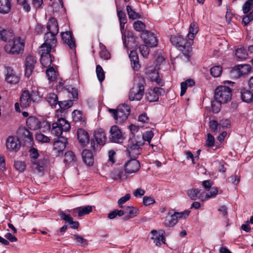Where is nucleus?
<instances>
[{
	"label": "nucleus",
	"mask_w": 253,
	"mask_h": 253,
	"mask_svg": "<svg viewBox=\"0 0 253 253\" xmlns=\"http://www.w3.org/2000/svg\"><path fill=\"white\" fill-rule=\"evenodd\" d=\"M145 85L144 78L140 74H136L134 78L132 87L129 92V99L130 101L140 100L144 95Z\"/></svg>",
	"instance_id": "nucleus-1"
},
{
	"label": "nucleus",
	"mask_w": 253,
	"mask_h": 253,
	"mask_svg": "<svg viewBox=\"0 0 253 253\" xmlns=\"http://www.w3.org/2000/svg\"><path fill=\"white\" fill-rule=\"evenodd\" d=\"M190 213L189 210L181 212H174L172 210H169L166 216L163 218V224L167 227H173L177 224L179 219L186 218Z\"/></svg>",
	"instance_id": "nucleus-2"
},
{
	"label": "nucleus",
	"mask_w": 253,
	"mask_h": 253,
	"mask_svg": "<svg viewBox=\"0 0 253 253\" xmlns=\"http://www.w3.org/2000/svg\"><path fill=\"white\" fill-rule=\"evenodd\" d=\"M109 112L116 121V123L121 124L128 118L130 112V107L124 103L118 106L117 109H109Z\"/></svg>",
	"instance_id": "nucleus-3"
},
{
	"label": "nucleus",
	"mask_w": 253,
	"mask_h": 253,
	"mask_svg": "<svg viewBox=\"0 0 253 253\" xmlns=\"http://www.w3.org/2000/svg\"><path fill=\"white\" fill-rule=\"evenodd\" d=\"M25 42L20 37H16L11 41L10 42L7 43L4 46V50L9 54L17 55L20 54L24 50Z\"/></svg>",
	"instance_id": "nucleus-4"
},
{
	"label": "nucleus",
	"mask_w": 253,
	"mask_h": 253,
	"mask_svg": "<svg viewBox=\"0 0 253 253\" xmlns=\"http://www.w3.org/2000/svg\"><path fill=\"white\" fill-rule=\"evenodd\" d=\"M144 144L143 140L141 137L135 136L130 137L128 141L127 151L129 156L131 158H135L140 154L141 146Z\"/></svg>",
	"instance_id": "nucleus-5"
},
{
	"label": "nucleus",
	"mask_w": 253,
	"mask_h": 253,
	"mask_svg": "<svg viewBox=\"0 0 253 253\" xmlns=\"http://www.w3.org/2000/svg\"><path fill=\"white\" fill-rule=\"evenodd\" d=\"M232 90L226 86H218L214 91V97L217 103L222 104L229 101L231 99Z\"/></svg>",
	"instance_id": "nucleus-6"
},
{
	"label": "nucleus",
	"mask_w": 253,
	"mask_h": 253,
	"mask_svg": "<svg viewBox=\"0 0 253 253\" xmlns=\"http://www.w3.org/2000/svg\"><path fill=\"white\" fill-rule=\"evenodd\" d=\"M70 128V124L65 119L58 118L56 122L52 124L51 132L58 137H60L63 131H68Z\"/></svg>",
	"instance_id": "nucleus-7"
},
{
	"label": "nucleus",
	"mask_w": 253,
	"mask_h": 253,
	"mask_svg": "<svg viewBox=\"0 0 253 253\" xmlns=\"http://www.w3.org/2000/svg\"><path fill=\"white\" fill-rule=\"evenodd\" d=\"M27 126L31 130H37L43 128V131L49 130L50 129V125L47 122H41L38 118L34 116H30L26 121Z\"/></svg>",
	"instance_id": "nucleus-8"
},
{
	"label": "nucleus",
	"mask_w": 253,
	"mask_h": 253,
	"mask_svg": "<svg viewBox=\"0 0 253 253\" xmlns=\"http://www.w3.org/2000/svg\"><path fill=\"white\" fill-rule=\"evenodd\" d=\"M170 41L173 45L177 47L180 50L184 51L187 49V51L183 52V54L187 57L190 56V52L191 51V47L187 45V41L185 42L182 37L172 36L170 38Z\"/></svg>",
	"instance_id": "nucleus-9"
},
{
	"label": "nucleus",
	"mask_w": 253,
	"mask_h": 253,
	"mask_svg": "<svg viewBox=\"0 0 253 253\" xmlns=\"http://www.w3.org/2000/svg\"><path fill=\"white\" fill-rule=\"evenodd\" d=\"M47 32L45 34L44 37L57 40L56 35L59 32V26L57 20L51 18L49 20L46 26Z\"/></svg>",
	"instance_id": "nucleus-10"
},
{
	"label": "nucleus",
	"mask_w": 253,
	"mask_h": 253,
	"mask_svg": "<svg viewBox=\"0 0 253 253\" xmlns=\"http://www.w3.org/2000/svg\"><path fill=\"white\" fill-rule=\"evenodd\" d=\"M57 45V40H51L44 37V42L40 47V53L41 55H50V52L55 51Z\"/></svg>",
	"instance_id": "nucleus-11"
},
{
	"label": "nucleus",
	"mask_w": 253,
	"mask_h": 253,
	"mask_svg": "<svg viewBox=\"0 0 253 253\" xmlns=\"http://www.w3.org/2000/svg\"><path fill=\"white\" fill-rule=\"evenodd\" d=\"M68 143L67 139L64 136L58 137L53 142V152L56 155H62Z\"/></svg>",
	"instance_id": "nucleus-12"
},
{
	"label": "nucleus",
	"mask_w": 253,
	"mask_h": 253,
	"mask_svg": "<svg viewBox=\"0 0 253 253\" xmlns=\"http://www.w3.org/2000/svg\"><path fill=\"white\" fill-rule=\"evenodd\" d=\"M94 136L97 142L96 145L95 141L92 139L91 140V147L96 152L98 149V145L103 146L105 144L106 141V136L104 130L102 129H99L94 132Z\"/></svg>",
	"instance_id": "nucleus-13"
},
{
	"label": "nucleus",
	"mask_w": 253,
	"mask_h": 253,
	"mask_svg": "<svg viewBox=\"0 0 253 253\" xmlns=\"http://www.w3.org/2000/svg\"><path fill=\"white\" fill-rule=\"evenodd\" d=\"M110 139L111 142L116 143L123 142L126 137L121 129L117 126H113L111 127Z\"/></svg>",
	"instance_id": "nucleus-14"
},
{
	"label": "nucleus",
	"mask_w": 253,
	"mask_h": 253,
	"mask_svg": "<svg viewBox=\"0 0 253 253\" xmlns=\"http://www.w3.org/2000/svg\"><path fill=\"white\" fill-rule=\"evenodd\" d=\"M30 153L32 168L38 172H42L43 170V163L37 161V159L39 156L38 150L35 148H32L30 149Z\"/></svg>",
	"instance_id": "nucleus-15"
},
{
	"label": "nucleus",
	"mask_w": 253,
	"mask_h": 253,
	"mask_svg": "<svg viewBox=\"0 0 253 253\" xmlns=\"http://www.w3.org/2000/svg\"><path fill=\"white\" fill-rule=\"evenodd\" d=\"M165 90L161 87H155L150 89L146 93V99L149 102H155L158 100L159 96L164 94Z\"/></svg>",
	"instance_id": "nucleus-16"
},
{
	"label": "nucleus",
	"mask_w": 253,
	"mask_h": 253,
	"mask_svg": "<svg viewBox=\"0 0 253 253\" xmlns=\"http://www.w3.org/2000/svg\"><path fill=\"white\" fill-rule=\"evenodd\" d=\"M37 63V59L35 56L28 55L25 59V75L29 78L32 75L33 70Z\"/></svg>",
	"instance_id": "nucleus-17"
},
{
	"label": "nucleus",
	"mask_w": 253,
	"mask_h": 253,
	"mask_svg": "<svg viewBox=\"0 0 253 253\" xmlns=\"http://www.w3.org/2000/svg\"><path fill=\"white\" fill-rule=\"evenodd\" d=\"M141 37L145 44L149 47H155L158 44V40L156 37L153 33L148 31H145L142 32Z\"/></svg>",
	"instance_id": "nucleus-18"
},
{
	"label": "nucleus",
	"mask_w": 253,
	"mask_h": 253,
	"mask_svg": "<svg viewBox=\"0 0 253 253\" xmlns=\"http://www.w3.org/2000/svg\"><path fill=\"white\" fill-rule=\"evenodd\" d=\"M251 71V67L248 64H242L235 66L231 71V74L237 78H240L248 74Z\"/></svg>",
	"instance_id": "nucleus-19"
},
{
	"label": "nucleus",
	"mask_w": 253,
	"mask_h": 253,
	"mask_svg": "<svg viewBox=\"0 0 253 253\" xmlns=\"http://www.w3.org/2000/svg\"><path fill=\"white\" fill-rule=\"evenodd\" d=\"M199 31V27L198 24L195 22H193L190 25L189 28V33L187 34V45L188 46H191L193 43V40Z\"/></svg>",
	"instance_id": "nucleus-20"
},
{
	"label": "nucleus",
	"mask_w": 253,
	"mask_h": 253,
	"mask_svg": "<svg viewBox=\"0 0 253 253\" xmlns=\"http://www.w3.org/2000/svg\"><path fill=\"white\" fill-rule=\"evenodd\" d=\"M139 162L135 158H131L125 165V170L126 173H132L137 172L140 169Z\"/></svg>",
	"instance_id": "nucleus-21"
},
{
	"label": "nucleus",
	"mask_w": 253,
	"mask_h": 253,
	"mask_svg": "<svg viewBox=\"0 0 253 253\" xmlns=\"http://www.w3.org/2000/svg\"><path fill=\"white\" fill-rule=\"evenodd\" d=\"M18 136L25 142H32L33 136L32 133L25 126H21L17 131Z\"/></svg>",
	"instance_id": "nucleus-22"
},
{
	"label": "nucleus",
	"mask_w": 253,
	"mask_h": 253,
	"mask_svg": "<svg viewBox=\"0 0 253 253\" xmlns=\"http://www.w3.org/2000/svg\"><path fill=\"white\" fill-rule=\"evenodd\" d=\"M61 36L62 41L65 43L70 48L75 49L76 48L75 40L73 34L71 31L62 32Z\"/></svg>",
	"instance_id": "nucleus-23"
},
{
	"label": "nucleus",
	"mask_w": 253,
	"mask_h": 253,
	"mask_svg": "<svg viewBox=\"0 0 253 253\" xmlns=\"http://www.w3.org/2000/svg\"><path fill=\"white\" fill-rule=\"evenodd\" d=\"M5 69L6 70L5 81L11 84L18 83L20 80V78L15 73L13 69L9 66L5 67Z\"/></svg>",
	"instance_id": "nucleus-24"
},
{
	"label": "nucleus",
	"mask_w": 253,
	"mask_h": 253,
	"mask_svg": "<svg viewBox=\"0 0 253 253\" xmlns=\"http://www.w3.org/2000/svg\"><path fill=\"white\" fill-rule=\"evenodd\" d=\"M6 146L8 150L17 151L20 149L21 144L17 137L10 136L7 138Z\"/></svg>",
	"instance_id": "nucleus-25"
},
{
	"label": "nucleus",
	"mask_w": 253,
	"mask_h": 253,
	"mask_svg": "<svg viewBox=\"0 0 253 253\" xmlns=\"http://www.w3.org/2000/svg\"><path fill=\"white\" fill-rule=\"evenodd\" d=\"M71 211L73 216L81 217L90 213L92 211V208L91 206L80 207L72 210Z\"/></svg>",
	"instance_id": "nucleus-26"
},
{
	"label": "nucleus",
	"mask_w": 253,
	"mask_h": 253,
	"mask_svg": "<svg viewBox=\"0 0 253 253\" xmlns=\"http://www.w3.org/2000/svg\"><path fill=\"white\" fill-rule=\"evenodd\" d=\"M77 136L81 145L84 146L88 143L89 141V135L84 129L79 128L77 131Z\"/></svg>",
	"instance_id": "nucleus-27"
},
{
	"label": "nucleus",
	"mask_w": 253,
	"mask_h": 253,
	"mask_svg": "<svg viewBox=\"0 0 253 253\" xmlns=\"http://www.w3.org/2000/svg\"><path fill=\"white\" fill-rule=\"evenodd\" d=\"M1 39L2 41L8 42H10L11 41L15 39L13 31L11 29H4L1 31L0 33Z\"/></svg>",
	"instance_id": "nucleus-28"
},
{
	"label": "nucleus",
	"mask_w": 253,
	"mask_h": 253,
	"mask_svg": "<svg viewBox=\"0 0 253 253\" xmlns=\"http://www.w3.org/2000/svg\"><path fill=\"white\" fill-rule=\"evenodd\" d=\"M20 102L21 106L23 107H29L32 102L31 99L30 92L28 90L24 91L20 97Z\"/></svg>",
	"instance_id": "nucleus-29"
},
{
	"label": "nucleus",
	"mask_w": 253,
	"mask_h": 253,
	"mask_svg": "<svg viewBox=\"0 0 253 253\" xmlns=\"http://www.w3.org/2000/svg\"><path fill=\"white\" fill-rule=\"evenodd\" d=\"M129 57L131 62L132 67L134 70L137 71L140 67L139 63V58L137 53L135 51H131Z\"/></svg>",
	"instance_id": "nucleus-30"
},
{
	"label": "nucleus",
	"mask_w": 253,
	"mask_h": 253,
	"mask_svg": "<svg viewBox=\"0 0 253 253\" xmlns=\"http://www.w3.org/2000/svg\"><path fill=\"white\" fill-rule=\"evenodd\" d=\"M82 155L83 161L85 164L89 166H92L93 164L94 158L91 151L84 150Z\"/></svg>",
	"instance_id": "nucleus-31"
},
{
	"label": "nucleus",
	"mask_w": 253,
	"mask_h": 253,
	"mask_svg": "<svg viewBox=\"0 0 253 253\" xmlns=\"http://www.w3.org/2000/svg\"><path fill=\"white\" fill-rule=\"evenodd\" d=\"M151 234L153 235L151 239L154 240V243L157 246H160L162 243H165V238L163 235H160L156 230H152Z\"/></svg>",
	"instance_id": "nucleus-32"
},
{
	"label": "nucleus",
	"mask_w": 253,
	"mask_h": 253,
	"mask_svg": "<svg viewBox=\"0 0 253 253\" xmlns=\"http://www.w3.org/2000/svg\"><path fill=\"white\" fill-rule=\"evenodd\" d=\"M11 9V3L10 0H0V13H8Z\"/></svg>",
	"instance_id": "nucleus-33"
},
{
	"label": "nucleus",
	"mask_w": 253,
	"mask_h": 253,
	"mask_svg": "<svg viewBox=\"0 0 253 253\" xmlns=\"http://www.w3.org/2000/svg\"><path fill=\"white\" fill-rule=\"evenodd\" d=\"M240 93L241 98L243 101L250 103L253 101V94L251 91L246 88H243Z\"/></svg>",
	"instance_id": "nucleus-34"
},
{
	"label": "nucleus",
	"mask_w": 253,
	"mask_h": 253,
	"mask_svg": "<svg viewBox=\"0 0 253 253\" xmlns=\"http://www.w3.org/2000/svg\"><path fill=\"white\" fill-rule=\"evenodd\" d=\"M138 212L139 211L136 208L133 207H127L126 209V215H125L124 219L126 220L130 218H133L137 216Z\"/></svg>",
	"instance_id": "nucleus-35"
},
{
	"label": "nucleus",
	"mask_w": 253,
	"mask_h": 253,
	"mask_svg": "<svg viewBox=\"0 0 253 253\" xmlns=\"http://www.w3.org/2000/svg\"><path fill=\"white\" fill-rule=\"evenodd\" d=\"M195 84V81L191 79H187L185 82H182L180 84V96H182L185 94L188 87H192Z\"/></svg>",
	"instance_id": "nucleus-36"
},
{
	"label": "nucleus",
	"mask_w": 253,
	"mask_h": 253,
	"mask_svg": "<svg viewBox=\"0 0 253 253\" xmlns=\"http://www.w3.org/2000/svg\"><path fill=\"white\" fill-rule=\"evenodd\" d=\"M46 100L52 107H55L58 102L57 95L54 93H48L45 97Z\"/></svg>",
	"instance_id": "nucleus-37"
},
{
	"label": "nucleus",
	"mask_w": 253,
	"mask_h": 253,
	"mask_svg": "<svg viewBox=\"0 0 253 253\" xmlns=\"http://www.w3.org/2000/svg\"><path fill=\"white\" fill-rule=\"evenodd\" d=\"M218 193V189L216 187H212L211 189V191L210 193L206 194L205 197L204 198L202 194H200V196H199V199L201 201H205L208 199H209L211 198L215 197Z\"/></svg>",
	"instance_id": "nucleus-38"
},
{
	"label": "nucleus",
	"mask_w": 253,
	"mask_h": 253,
	"mask_svg": "<svg viewBox=\"0 0 253 253\" xmlns=\"http://www.w3.org/2000/svg\"><path fill=\"white\" fill-rule=\"evenodd\" d=\"M41 63L45 68L49 67L52 63L51 55L43 54L41 55Z\"/></svg>",
	"instance_id": "nucleus-39"
},
{
	"label": "nucleus",
	"mask_w": 253,
	"mask_h": 253,
	"mask_svg": "<svg viewBox=\"0 0 253 253\" xmlns=\"http://www.w3.org/2000/svg\"><path fill=\"white\" fill-rule=\"evenodd\" d=\"M126 9L129 19L134 20L141 18V15L135 11L129 5L126 6Z\"/></svg>",
	"instance_id": "nucleus-40"
},
{
	"label": "nucleus",
	"mask_w": 253,
	"mask_h": 253,
	"mask_svg": "<svg viewBox=\"0 0 253 253\" xmlns=\"http://www.w3.org/2000/svg\"><path fill=\"white\" fill-rule=\"evenodd\" d=\"M222 72V67L220 65H216L211 68L210 73L214 78L219 77Z\"/></svg>",
	"instance_id": "nucleus-41"
},
{
	"label": "nucleus",
	"mask_w": 253,
	"mask_h": 253,
	"mask_svg": "<svg viewBox=\"0 0 253 253\" xmlns=\"http://www.w3.org/2000/svg\"><path fill=\"white\" fill-rule=\"evenodd\" d=\"M235 54L238 58L241 60L247 59L248 56L246 49L244 47H240L237 49Z\"/></svg>",
	"instance_id": "nucleus-42"
},
{
	"label": "nucleus",
	"mask_w": 253,
	"mask_h": 253,
	"mask_svg": "<svg viewBox=\"0 0 253 253\" xmlns=\"http://www.w3.org/2000/svg\"><path fill=\"white\" fill-rule=\"evenodd\" d=\"M149 78L151 82H156L157 84L159 86H163L164 85V82L162 79L160 78L158 72H154L152 76H149Z\"/></svg>",
	"instance_id": "nucleus-43"
},
{
	"label": "nucleus",
	"mask_w": 253,
	"mask_h": 253,
	"mask_svg": "<svg viewBox=\"0 0 253 253\" xmlns=\"http://www.w3.org/2000/svg\"><path fill=\"white\" fill-rule=\"evenodd\" d=\"M75 241H76V243L78 245L81 246L83 247H86L87 245V241L86 239H84L81 236L79 235H74L72 237Z\"/></svg>",
	"instance_id": "nucleus-44"
},
{
	"label": "nucleus",
	"mask_w": 253,
	"mask_h": 253,
	"mask_svg": "<svg viewBox=\"0 0 253 253\" xmlns=\"http://www.w3.org/2000/svg\"><path fill=\"white\" fill-rule=\"evenodd\" d=\"M201 190L198 189L193 188L187 191L188 197L192 200L199 198L198 195H200Z\"/></svg>",
	"instance_id": "nucleus-45"
},
{
	"label": "nucleus",
	"mask_w": 253,
	"mask_h": 253,
	"mask_svg": "<svg viewBox=\"0 0 253 253\" xmlns=\"http://www.w3.org/2000/svg\"><path fill=\"white\" fill-rule=\"evenodd\" d=\"M96 73L99 81L100 83L102 82L105 79V73L100 65H97L96 66Z\"/></svg>",
	"instance_id": "nucleus-46"
},
{
	"label": "nucleus",
	"mask_w": 253,
	"mask_h": 253,
	"mask_svg": "<svg viewBox=\"0 0 253 253\" xmlns=\"http://www.w3.org/2000/svg\"><path fill=\"white\" fill-rule=\"evenodd\" d=\"M57 104L61 109L66 110L70 108L73 105V100L70 99L63 101H58Z\"/></svg>",
	"instance_id": "nucleus-47"
},
{
	"label": "nucleus",
	"mask_w": 253,
	"mask_h": 253,
	"mask_svg": "<svg viewBox=\"0 0 253 253\" xmlns=\"http://www.w3.org/2000/svg\"><path fill=\"white\" fill-rule=\"evenodd\" d=\"M36 139L37 141L42 143H48L50 140L49 137L45 135L40 132H37L36 134Z\"/></svg>",
	"instance_id": "nucleus-48"
},
{
	"label": "nucleus",
	"mask_w": 253,
	"mask_h": 253,
	"mask_svg": "<svg viewBox=\"0 0 253 253\" xmlns=\"http://www.w3.org/2000/svg\"><path fill=\"white\" fill-rule=\"evenodd\" d=\"M58 214L61 218L65 221V224H67L69 221H72V219H73L72 217L70 214L66 213L65 211L61 210L59 211Z\"/></svg>",
	"instance_id": "nucleus-49"
},
{
	"label": "nucleus",
	"mask_w": 253,
	"mask_h": 253,
	"mask_svg": "<svg viewBox=\"0 0 253 253\" xmlns=\"http://www.w3.org/2000/svg\"><path fill=\"white\" fill-rule=\"evenodd\" d=\"M149 47L146 44L140 45L139 47L140 52L144 58H147L149 54Z\"/></svg>",
	"instance_id": "nucleus-50"
},
{
	"label": "nucleus",
	"mask_w": 253,
	"mask_h": 253,
	"mask_svg": "<svg viewBox=\"0 0 253 253\" xmlns=\"http://www.w3.org/2000/svg\"><path fill=\"white\" fill-rule=\"evenodd\" d=\"M125 212L123 210H115L108 214V217L109 219H113L115 218L117 215L122 216L124 215Z\"/></svg>",
	"instance_id": "nucleus-51"
},
{
	"label": "nucleus",
	"mask_w": 253,
	"mask_h": 253,
	"mask_svg": "<svg viewBox=\"0 0 253 253\" xmlns=\"http://www.w3.org/2000/svg\"><path fill=\"white\" fill-rule=\"evenodd\" d=\"M46 75L49 81H53L56 78V72L53 67H50L46 71Z\"/></svg>",
	"instance_id": "nucleus-52"
},
{
	"label": "nucleus",
	"mask_w": 253,
	"mask_h": 253,
	"mask_svg": "<svg viewBox=\"0 0 253 253\" xmlns=\"http://www.w3.org/2000/svg\"><path fill=\"white\" fill-rule=\"evenodd\" d=\"M253 6V1L248 0L246 1L242 7V10L245 14L248 13L252 9Z\"/></svg>",
	"instance_id": "nucleus-53"
},
{
	"label": "nucleus",
	"mask_w": 253,
	"mask_h": 253,
	"mask_svg": "<svg viewBox=\"0 0 253 253\" xmlns=\"http://www.w3.org/2000/svg\"><path fill=\"white\" fill-rule=\"evenodd\" d=\"M18 4L21 5L23 9L26 12H29L31 10V7L27 0H16Z\"/></svg>",
	"instance_id": "nucleus-54"
},
{
	"label": "nucleus",
	"mask_w": 253,
	"mask_h": 253,
	"mask_svg": "<svg viewBox=\"0 0 253 253\" xmlns=\"http://www.w3.org/2000/svg\"><path fill=\"white\" fill-rule=\"evenodd\" d=\"M133 28L137 31L143 32L145 29V25L141 21L137 20L133 23Z\"/></svg>",
	"instance_id": "nucleus-55"
},
{
	"label": "nucleus",
	"mask_w": 253,
	"mask_h": 253,
	"mask_svg": "<svg viewBox=\"0 0 253 253\" xmlns=\"http://www.w3.org/2000/svg\"><path fill=\"white\" fill-rule=\"evenodd\" d=\"M31 99L33 102H38L41 99V95L39 92L37 90H32L30 92Z\"/></svg>",
	"instance_id": "nucleus-56"
},
{
	"label": "nucleus",
	"mask_w": 253,
	"mask_h": 253,
	"mask_svg": "<svg viewBox=\"0 0 253 253\" xmlns=\"http://www.w3.org/2000/svg\"><path fill=\"white\" fill-rule=\"evenodd\" d=\"M210 127L213 132H217L220 130L219 123H218L216 121H211L210 122Z\"/></svg>",
	"instance_id": "nucleus-57"
},
{
	"label": "nucleus",
	"mask_w": 253,
	"mask_h": 253,
	"mask_svg": "<svg viewBox=\"0 0 253 253\" xmlns=\"http://www.w3.org/2000/svg\"><path fill=\"white\" fill-rule=\"evenodd\" d=\"M115 173L116 175L113 177L115 180H124L126 179L127 176L125 173L124 172L123 170H118L115 171Z\"/></svg>",
	"instance_id": "nucleus-58"
},
{
	"label": "nucleus",
	"mask_w": 253,
	"mask_h": 253,
	"mask_svg": "<svg viewBox=\"0 0 253 253\" xmlns=\"http://www.w3.org/2000/svg\"><path fill=\"white\" fill-rule=\"evenodd\" d=\"M14 167L19 171L23 172L26 169V164L23 161H17L14 162Z\"/></svg>",
	"instance_id": "nucleus-59"
},
{
	"label": "nucleus",
	"mask_w": 253,
	"mask_h": 253,
	"mask_svg": "<svg viewBox=\"0 0 253 253\" xmlns=\"http://www.w3.org/2000/svg\"><path fill=\"white\" fill-rule=\"evenodd\" d=\"M153 135L154 133L151 130L146 131L143 134L141 140H143V142H144V141H146L150 142L153 137ZM143 143H144V142Z\"/></svg>",
	"instance_id": "nucleus-60"
},
{
	"label": "nucleus",
	"mask_w": 253,
	"mask_h": 253,
	"mask_svg": "<svg viewBox=\"0 0 253 253\" xmlns=\"http://www.w3.org/2000/svg\"><path fill=\"white\" fill-rule=\"evenodd\" d=\"M252 20H253V10L249 14L244 16L242 19V23L245 26L247 25Z\"/></svg>",
	"instance_id": "nucleus-61"
},
{
	"label": "nucleus",
	"mask_w": 253,
	"mask_h": 253,
	"mask_svg": "<svg viewBox=\"0 0 253 253\" xmlns=\"http://www.w3.org/2000/svg\"><path fill=\"white\" fill-rule=\"evenodd\" d=\"M64 161L67 163H71L75 161L76 157L73 152L69 151H67L65 154Z\"/></svg>",
	"instance_id": "nucleus-62"
},
{
	"label": "nucleus",
	"mask_w": 253,
	"mask_h": 253,
	"mask_svg": "<svg viewBox=\"0 0 253 253\" xmlns=\"http://www.w3.org/2000/svg\"><path fill=\"white\" fill-rule=\"evenodd\" d=\"M117 15L120 21V23H123V24H126L127 22V19L126 13L122 10L117 11Z\"/></svg>",
	"instance_id": "nucleus-63"
},
{
	"label": "nucleus",
	"mask_w": 253,
	"mask_h": 253,
	"mask_svg": "<svg viewBox=\"0 0 253 253\" xmlns=\"http://www.w3.org/2000/svg\"><path fill=\"white\" fill-rule=\"evenodd\" d=\"M130 198V195L126 194L125 196L121 197L118 201V204L120 208H123V205L129 200Z\"/></svg>",
	"instance_id": "nucleus-64"
}]
</instances>
